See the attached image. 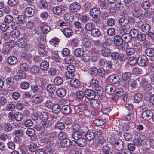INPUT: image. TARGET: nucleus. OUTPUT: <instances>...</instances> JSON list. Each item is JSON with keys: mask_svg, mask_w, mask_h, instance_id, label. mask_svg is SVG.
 <instances>
[{"mask_svg": "<svg viewBox=\"0 0 154 154\" xmlns=\"http://www.w3.org/2000/svg\"><path fill=\"white\" fill-rule=\"evenodd\" d=\"M148 60V58L145 55H141L138 58L137 62L139 66H144L146 65Z\"/></svg>", "mask_w": 154, "mask_h": 154, "instance_id": "nucleus-1", "label": "nucleus"}, {"mask_svg": "<svg viewBox=\"0 0 154 154\" xmlns=\"http://www.w3.org/2000/svg\"><path fill=\"white\" fill-rule=\"evenodd\" d=\"M85 97L88 99L91 100L94 98L95 97V92L93 90L87 89L85 92Z\"/></svg>", "mask_w": 154, "mask_h": 154, "instance_id": "nucleus-2", "label": "nucleus"}, {"mask_svg": "<svg viewBox=\"0 0 154 154\" xmlns=\"http://www.w3.org/2000/svg\"><path fill=\"white\" fill-rule=\"evenodd\" d=\"M70 10L72 12H76L78 11L81 8V5L77 2H74L69 5Z\"/></svg>", "mask_w": 154, "mask_h": 154, "instance_id": "nucleus-3", "label": "nucleus"}, {"mask_svg": "<svg viewBox=\"0 0 154 154\" xmlns=\"http://www.w3.org/2000/svg\"><path fill=\"white\" fill-rule=\"evenodd\" d=\"M133 47L132 43L131 42L126 43V53L127 55H131L134 53L135 50Z\"/></svg>", "mask_w": 154, "mask_h": 154, "instance_id": "nucleus-4", "label": "nucleus"}, {"mask_svg": "<svg viewBox=\"0 0 154 154\" xmlns=\"http://www.w3.org/2000/svg\"><path fill=\"white\" fill-rule=\"evenodd\" d=\"M89 103L91 107L95 110L98 109L101 106L100 101L96 99L91 101Z\"/></svg>", "mask_w": 154, "mask_h": 154, "instance_id": "nucleus-5", "label": "nucleus"}, {"mask_svg": "<svg viewBox=\"0 0 154 154\" xmlns=\"http://www.w3.org/2000/svg\"><path fill=\"white\" fill-rule=\"evenodd\" d=\"M108 79L110 82L114 84L118 83L119 80V76L116 74H111L109 76Z\"/></svg>", "mask_w": 154, "mask_h": 154, "instance_id": "nucleus-6", "label": "nucleus"}, {"mask_svg": "<svg viewBox=\"0 0 154 154\" xmlns=\"http://www.w3.org/2000/svg\"><path fill=\"white\" fill-rule=\"evenodd\" d=\"M142 117L145 120L150 119L153 116V113L150 110H146L142 114Z\"/></svg>", "mask_w": 154, "mask_h": 154, "instance_id": "nucleus-7", "label": "nucleus"}, {"mask_svg": "<svg viewBox=\"0 0 154 154\" xmlns=\"http://www.w3.org/2000/svg\"><path fill=\"white\" fill-rule=\"evenodd\" d=\"M32 99L34 103L36 104L39 103L42 100V97L41 94H37L32 97Z\"/></svg>", "mask_w": 154, "mask_h": 154, "instance_id": "nucleus-8", "label": "nucleus"}, {"mask_svg": "<svg viewBox=\"0 0 154 154\" xmlns=\"http://www.w3.org/2000/svg\"><path fill=\"white\" fill-rule=\"evenodd\" d=\"M114 145L115 149L118 151L122 150L124 146L123 141L120 139L116 140Z\"/></svg>", "mask_w": 154, "mask_h": 154, "instance_id": "nucleus-9", "label": "nucleus"}, {"mask_svg": "<svg viewBox=\"0 0 154 154\" xmlns=\"http://www.w3.org/2000/svg\"><path fill=\"white\" fill-rule=\"evenodd\" d=\"M100 10L97 7L93 8L90 11V14L91 17L100 16Z\"/></svg>", "mask_w": 154, "mask_h": 154, "instance_id": "nucleus-10", "label": "nucleus"}, {"mask_svg": "<svg viewBox=\"0 0 154 154\" xmlns=\"http://www.w3.org/2000/svg\"><path fill=\"white\" fill-rule=\"evenodd\" d=\"M61 111L63 114L67 115L71 112L72 111L71 107L69 105L64 106L62 108Z\"/></svg>", "mask_w": 154, "mask_h": 154, "instance_id": "nucleus-11", "label": "nucleus"}, {"mask_svg": "<svg viewBox=\"0 0 154 154\" xmlns=\"http://www.w3.org/2000/svg\"><path fill=\"white\" fill-rule=\"evenodd\" d=\"M108 119H95L93 121L94 124L96 125V126H101L106 123L108 122Z\"/></svg>", "mask_w": 154, "mask_h": 154, "instance_id": "nucleus-12", "label": "nucleus"}, {"mask_svg": "<svg viewBox=\"0 0 154 154\" xmlns=\"http://www.w3.org/2000/svg\"><path fill=\"white\" fill-rule=\"evenodd\" d=\"M25 15L27 17H30L32 16L34 14L33 9L31 7H28L25 9Z\"/></svg>", "mask_w": 154, "mask_h": 154, "instance_id": "nucleus-13", "label": "nucleus"}, {"mask_svg": "<svg viewBox=\"0 0 154 154\" xmlns=\"http://www.w3.org/2000/svg\"><path fill=\"white\" fill-rule=\"evenodd\" d=\"M83 134L84 133L82 131H77L74 133L71 136L75 141H76L83 136Z\"/></svg>", "mask_w": 154, "mask_h": 154, "instance_id": "nucleus-14", "label": "nucleus"}, {"mask_svg": "<svg viewBox=\"0 0 154 154\" xmlns=\"http://www.w3.org/2000/svg\"><path fill=\"white\" fill-rule=\"evenodd\" d=\"M142 11L141 10H133L131 13L134 17L136 18L140 17L142 16Z\"/></svg>", "mask_w": 154, "mask_h": 154, "instance_id": "nucleus-15", "label": "nucleus"}, {"mask_svg": "<svg viewBox=\"0 0 154 154\" xmlns=\"http://www.w3.org/2000/svg\"><path fill=\"white\" fill-rule=\"evenodd\" d=\"M114 40L115 44L118 46L121 45L123 43L122 38L119 35L115 36L114 37Z\"/></svg>", "mask_w": 154, "mask_h": 154, "instance_id": "nucleus-16", "label": "nucleus"}, {"mask_svg": "<svg viewBox=\"0 0 154 154\" xmlns=\"http://www.w3.org/2000/svg\"><path fill=\"white\" fill-rule=\"evenodd\" d=\"M57 95L60 97H63L66 94V91L63 88H59L56 91Z\"/></svg>", "mask_w": 154, "mask_h": 154, "instance_id": "nucleus-17", "label": "nucleus"}, {"mask_svg": "<svg viewBox=\"0 0 154 154\" xmlns=\"http://www.w3.org/2000/svg\"><path fill=\"white\" fill-rule=\"evenodd\" d=\"M121 36L122 38L123 39L124 41L126 43V44L128 42H129L131 41L132 38L130 33H128V32L125 33L124 35H122Z\"/></svg>", "mask_w": 154, "mask_h": 154, "instance_id": "nucleus-18", "label": "nucleus"}, {"mask_svg": "<svg viewBox=\"0 0 154 154\" xmlns=\"http://www.w3.org/2000/svg\"><path fill=\"white\" fill-rule=\"evenodd\" d=\"M140 28L141 30L143 32L146 33H148L150 29V26L147 23L143 24L141 25Z\"/></svg>", "mask_w": 154, "mask_h": 154, "instance_id": "nucleus-19", "label": "nucleus"}, {"mask_svg": "<svg viewBox=\"0 0 154 154\" xmlns=\"http://www.w3.org/2000/svg\"><path fill=\"white\" fill-rule=\"evenodd\" d=\"M105 90L107 93L111 94L115 91V88L112 85L108 84L106 86Z\"/></svg>", "mask_w": 154, "mask_h": 154, "instance_id": "nucleus-20", "label": "nucleus"}, {"mask_svg": "<svg viewBox=\"0 0 154 154\" xmlns=\"http://www.w3.org/2000/svg\"><path fill=\"white\" fill-rule=\"evenodd\" d=\"M129 22L128 20L125 17H122L119 20V24L122 26H126Z\"/></svg>", "mask_w": 154, "mask_h": 154, "instance_id": "nucleus-21", "label": "nucleus"}, {"mask_svg": "<svg viewBox=\"0 0 154 154\" xmlns=\"http://www.w3.org/2000/svg\"><path fill=\"white\" fill-rule=\"evenodd\" d=\"M100 34V32L98 29L94 28L91 31V35L94 37H99Z\"/></svg>", "mask_w": 154, "mask_h": 154, "instance_id": "nucleus-22", "label": "nucleus"}, {"mask_svg": "<svg viewBox=\"0 0 154 154\" xmlns=\"http://www.w3.org/2000/svg\"><path fill=\"white\" fill-rule=\"evenodd\" d=\"M80 82L77 79H72L70 81V84L73 87H78L80 85Z\"/></svg>", "mask_w": 154, "mask_h": 154, "instance_id": "nucleus-23", "label": "nucleus"}, {"mask_svg": "<svg viewBox=\"0 0 154 154\" xmlns=\"http://www.w3.org/2000/svg\"><path fill=\"white\" fill-rule=\"evenodd\" d=\"M95 137V134L92 131H88L86 134L85 137L88 140H93Z\"/></svg>", "mask_w": 154, "mask_h": 154, "instance_id": "nucleus-24", "label": "nucleus"}, {"mask_svg": "<svg viewBox=\"0 0 154 154\" xmlns=\"http://www.w3.org/2000/svg\"><path fill=\"white\" fill-rule=\"evenodd\" d=\"M64 35L66 37H69L72 35V31L70 28H67L65 29L63 31Z\"/></svg>", "mask_w": 154, "mask_h": 154, "instance_id": "nucleus-25", "label": "nucleus"}, {"mask_svg": "<svg viewBox=\"0 0 154 154\" xmlns=\"http://www.w3.org/2000/svg\"><path fill=\"white\" fill-rule=\"evenodd\" d=\"M17 43L19 46L21 48L24 47L26 45V40L22 38L18 39L17 41Z\"/></svg>", "mask_w": 154, "mask_h": 154, "instance_id": "nucleus-26", "label": "nucleus"}, {"mask_svg": "<svg viewBox=\"0 0 154 154\" xmlns=\"http://www.w3.org/2000/svg\"><path fill=\"white\" fill-rule=\"evenodd\" d=\"M72 140L74 141L79 146H84L86 144V140L85 138L83 137H81V138L77 141H75L73 140Z\"/></svg>", "mask_w": 154, "mask_h": 154, "instance_id": "nucleus-27", "label": "nucleus"}, {"mask_svg": "<svg viewBox=\"0 0 154 154\" xmlns=\"http://www.w3.org/2000/svg\"><path fill=\"white\" fill-rule=\"evenodd\" d=\"M143 97L142 94L141 93H136L134 97V101L136 103L140 102L142 100Z\"/></svg>", "mask_w": 154, "mask_h": 154, "instance_id": "nucleus-28", "label": "nucleus"}, {"mask_svg": "<svg viewBox=\"0 0 154 154\" xmlns=\"http://www.w3.org/2000/svg\"><path fill=\"white\" fill-rule=\"evenodd\" d=\"M100 53L103 56L108 57L110 55L111 51L109 49H102Z\"/></svg>", "mask_w": 154, "mask_h": 154, "instance_id": "nucleus-29", "label": "nucleus"}, {"mask_svg": "<svg viewBox=\"0 0 154 154\" xmlns=\"http://www.w3.org/2000/svg\"><path fill=\"white\" fill-rule=\"evenodd\" d=\"M61 110L60 106L58 104H54L52 106V110L55 113H58Z\"/></svg>", "mask_w": 154, "mask_h": 154, "instance_id": "nucleus-30", "label": "nucleus"}, {"mask_svg": "<svg viewBox=\"0 0 154 154\" xmlns=\"http://www.w3.org/2000/svg\"><path fill=\"white\" fill-rule=\"evenodd\" d=\"M73 15L72 14L66 13L63 16L64 20L66 21H68L69 22L72 20L74 18Z\"/></svg>", "mask_w": 154, "mask_h": 154, "instance_id": "nucleus-31", "label": "nucleus"}, {"mask_svg": "<svg viewBox=\"0 0 154 154\" xmlns=\"http://www.w3.org/2000/svg\"><path fill=\"white\" fill-rule=\"evenodd\" d=\"M38 51L40 53L43 54L45 50L46 45L40 42L38 45Z\"/></svg>", "mask_w": 154, "mask_h": 154, "instance_id": "nucleus-32", "label": "nucleus"}, {"mask_svg": "<svg viewBox=\"0 0 154 154\" xmlns=\"http://www.w3.org/2000/svg\"><path fill=\"white\" fill-rule=\"evenodd\" d=\"M8 62L10 64L14 65L15 64L18 62L17 58L14 56H11L9 57L8 59Z\"/></svg>", "mask_w": 154, "mask_h": 154, "instance_id": "nucleus-33", "label": "nucleus"}, {"mask_svg": "<svg viewBox=\"0 0 154 154\" xmlns=\"http://www.w3.org/2000/svg\"><path fill=\"white\" fill-rule=\"evenodd\" d=\"M20 67L21 70L26 71L28 70L29 66L27 63L23 61L20 63Z\"/></svg>", "mask_w": 154, "mask_h": 154, "instance_id": "nucleus-34", "label": "nucleus"}, {"mask_svg": "<svg viewBox=\"0 0 154 154\" xmlns=\"http://www.w3.org/2000/svg\"><path fill=\"white\" fill-rule=\"evenodd\" d=\"M60 144L62 147H68L71 145V141L67 139L60 142Z\"/></svg>", "mask_w": 154, "mask_h": 154, "instance_id": "nucleus-35", "label": "nucleus"}, {"mask_svg": "<svg viewBox=\"0 0 154 154\" xmlns=\"http://www.w3.org/2000/svg\"><path fill=\"white\" fill-rule=\"evenodd\" d=\"M145 53L147 56L152 57L154 56V49L152 48H148L145 50Z\"/></svg>", "mask_w": 154, "mask_h": 154, "instance_id": "nucleus-36", "label": "nucleus"}, {"mask_svg": "<svg viewBox=\"0 0 154 154\" xmlns=\"http://www.w3.org/2000/svg\"><path fill=\"white\" fill-rule=\"evenodd\" d=\"M49 64L48 62L44 61L41 63L40 65V69L42 70H46L49 67Z\"/></svg>", "mask_w": 154, "mask_h": 154, "instance_id": "nucleus-37", "label": "nucleus"}, {"mask_svg": "<svg viewBox=\"0 0 154 154\" xmlns=\"http://www.w3.org/2000/svg\"><path fill=\"white\" fill-rule=\"evenodd\" d=\"M129 33L132 37L135 38L139 34V31L137 29L133 28L130 30Z\"/></svg>", "mask_w": 154, "mask_h": 154, "instance_id": "nucleus-38", "label": "nucleus"}, {"mask_svg": "<svg viewBox=\"0 0 154 154\" xmlns=\"http://www.w3.org/2000/svg\"><path fill=\"white\" fill-rule=\"evenodd\" d=\"M54 82L56 85L58 86L62 84L63 80L61 77L57 76L54 79Z\"/></svg>", "mask_w": 154, "mask_h": 154, "instance_id": "nucleus-39", "label": "nucleus"}, {"mask_svg": "<svg viewBox=\"0 0 154 154\" xmlns=\"http://www.w3.org/2000/svg\"><path fill=\"white\" fill-rule=\"evenodd\" d=\"M94 27V23L89 22L86 23L84 27L85 29L88 31H91Z\"/></svg>", "mask_w": 154, "mask_h": 154, "instance_id": "nucleus-40", "label": "nucleus"}, {"mask_svg": "<svg viewBox=\"0 0 154 154\" xmlns=\"http://www.w3.org/2000/svg\"><path fill=\"white\" fill-rule=\"evenodd\" d=\"M48 117V113L45 111H43L41 112L39 116L40 119L43 121L47 120Z\"/></svg>", "mask_w": 154, "mask_h": 154, "instance_id": "nucleus-41", "label": "nucleus"}, {"mask_svg": "<svg viewBox=\"0 0 154 154\" xmlns=\"http://www.w3.org/2000/svg\"><path fill=\"white\" fill-rule=\"evenodd\" d=\"M106 63V67L111 69L113 65V63L112 61L109 60H106L105 59H102L101 60V63L103 64H105V63Z\"/></svg>", "mask_w": 154, "mask_h": 154, "instance_id": "nucleus-42", "label": "nucleus"}, {"mask_svg": "<svg viewBox=\"0 0 154 154\" xmlns=\"http://www.w3.org/2000/svg\"><path fill=\"white\" fill-rule=\"evenodd\" d=\"M21 58L27 60H29L32 58V56L31 54L29 53H23L21 55Z\"/></svg>", "mask_w": 154, "mask_h": 154, "instance_id": "nucleus-43", "label": "nucleus"}, {"mask_svg": "<svg viewBox=\"0 0 154 154\" xmlns=\"http://www.w3.org/2000/svg\"><path fill=\"white\" fill-rule=\"evenodd\" d=\"M74 53V54L76 56L80 57L83 55L84 51L82 49L77 48L75 50Z\"/></svg>", "mask_w": 154, "mask_h": 154, "instance_id": "nucleus-44", "label": "nucleus"}, {"mask_svg": "<svg viewBox=\"0 0 154 154\" xmlns=\"http://www.w3.org/2000/svg\"><path fill=\"white\" fill-rule=\"evenodd\" d=\"M39 5L41 8H46L48 6V3L46 0H40Z\"/></svg>", "mask_w": 154, "mask_h": 154, "instance_id": "nucleus-45", "label": "nucleus"}, {"mask_svg": "<svg viewBox=\"0 0 154 154\" xmlns=\"http://www.w3.org/2000/svg\"><path fill=\"white\" fill-rule=\"evenodd\" d=\"M127 28V25L126 26H121L119 27V31L121 35H124L125 33L128 32Z\"/></svg>", "mask_w": 154, "mask_h": 154, "instance_id": "nucleus-46", "label": "nucleus"}, {"mask_svg": "<svg viewBox=\"0 0 154 154\" xmlns=\"http://www.w3.org/2000/svg\"><path fill=\"white\" fill-rule=\"evenodd\" d=\"M52 10L53 13L56 15L60 14L62 11V8L58 6L54 7Z\"/></svg>", "mask_w": 154, "mask_h": 154, "instance_id": "nucleus-47", "label": "nucleus"}, {"mask_svg": "<svg viewBox=\"0 0 154 154\" xmlns=\"http://www.w3.org/2000/svg\"><path fill=\"white\" fill-rule=\"evenodd\" d=\"M11 35L13 38H17L19 37L20 33L17 30H14L10 33Z\"/></svg>", "mask_w": 154, "mask_h": 154, "instance_id": "nucleus-48", "label": "nucleus"}, {"mask_svg": "<svg viewBox=\"0 0 154 154\" xmlns=\"http://www.w3.org/2000/svg\"><path fill=\"white\" fill-rule=\"evenodd\" d=\"M82 44L84 46L85 48H89L91 46V43L88 39L84 38L83 39Z\"/></svg>", "mask_w": 154, "mask_h": 154, "instance_id": "nucleus-49", "label": "nucleus"}, {"mask_svg": "<svg viewBox=\"0 0 154 154\" xmlns=\"http://www.w3.org/2000/svg\"><path fill=\"white\" fill-rule=\"evenodd\" d=\"M13 20V17L10 15H7L4 18V21L7 23H11Z\"/></svg>", "mask_w": 154, "mask_h": 154, "instance_id": "nucleus-50", "label": "nucleus"}, {"mask_svg": "<svg viewBox=\"0 0 154 154\" xmlns=\"http://www.w3.org/2000/svg\"><path fill=\"white\" fill-rule=\"evenodd\" d=\"M99 82L98 81L95 79L93 78L92 79L90 82V84L91 86L93 88H94L95 87L98 86Z\"/></svg>", "mask_w": 154, "mask_h": 154, "instance_id": "nucleus-51", "label": "nucleus"}, {"mask_svg": "<svg viewBox=\"0 0 154 154\" xmlns=\"http://www.w3.org/2000/svg\"><path fill=\"white\" fill-rule=\"evenodd\" d=\"M18 75L19 77V79H24L26 76V74L22 70H20L17 72Z\"/></svg>", "mask_w": 154, "mask_h": 154, "instance_id": "nucleus-52", "label": "nucleus"}, {"mask_svg": "<svg viewBox=\"0 0 154 154\" xmlns=\"http://www.w3.org/2000/svg\"><path fill=\"white\" fill-rule=\"evenodd\" d=\"M18 21L19 23L23 24L26 22V19L23 15H19L17 17Z\"/></svg>", "mask_w": 154, "mask_h": 154, "instance_id": "nucleus-53", "label": "nucleus"}, {"mask_svg": "<svg viewBox=\"0 0 154 154\" xmlns=\"http://www.w3.org/2000/svg\"><path fill=\"white\" fill-rule=\"evenodd\" d=\"M126 94V93L121 88H119L116 90V95L119 97L122 96Z\"/></svg>", "mask_w": 154, "mask_h": 154, "instance_id": "nucleus-54", "label": "nucleus"}, {"mask_svg": "<svg viewBox=\"0 0 154 154\" xmlns=\"http://www.w3.org/2000/svg\"><path fill=\"white\" fill-rule=\"evenodd\" d=\"M150 7V4L149 2L147 1H145L143 2L141 4V7L144 9H147Z\"/></svg>", "mask_w": 154, "mask_h": 154, "instance_id": "nucleus-55", "label": "nucleus"}, {"mask_svg": "<svg viewBox=\"0 0 154 154\" xmlns=\"http://www.w3.org/2000/svg\"><path fill=\"white\" fill-rule=\"evenodd\" d=\"M28 148L30 151L31 152H34L37 150L38 147L36 144L32 143L29 146Z\"/></svg>", "mask_w": 154, "mask_h": 154, "instance_id": "nucleus-56", "label": "nucleus"}, {"mask_svg": "<svg viewBox=\"0 0 154 154\" xmlns=\"http://www.w3.org/2000/svg\"><path fill=\"white\" fill-rule=\"evenodd\" d=\"M137 59L134 57H130L128 59V63L131 65H134L136 64Z\"/></svg>", "mask_w": 154, "mask_h": 154, "instance_id": "nucleus-57", "label": "nucleus"}, {"mask_svg": "<svg viewBox=\"0 0 154 154\" xmlns=\"http://www.w3.org/2000/svg\"><path fill=\"white\" fill-rule=\"evenodd\" d=\"M134 125L132 123H127L124 127L125 131H128L133 128Z\"/></svg>", "mask_w": 154, "mask_h": 154, "instance_id": "nucleus-58", "label": "nucleus"}, {"mask_svg": "<svg viewBox=\"0 0 154 154\" xmlns=\"http://www.w3.org/2000/svg\"><path fill=\"white\" fill-rule=\"evenodd\" d=\"M55 87L54 85L49 84L47 87V90L50 93L54 92L55 90Z\"/></svg>", "mask_w": 154, "mask_h": 154, "instance_id": "nucleus-59", "label": "nucleus"}, {"mask_svg": "<svg viewBox=\"0 0 154 154\" xmlns=\"http://www.w3.org/2000/svg\"><path fill=\"white\" fill-rule=\"evenodd\" d=\"M115 23L116 21L113 18H109L107 21V25L109 26H114Z\"/></svg>", "mask_w": 154, "mask_h": 154, "instance_id": "nucleus-60", "label": "nucleus"}, {"mask_svg": "<svg viewBox=\"0 0 154 154\" xmlns=\"http://www.w3.org/2000/svg\"><path fill=\"white\" fill-rule=\"evenodd\" d=\"M41 30L44 34L48 33L50 30V28L48 26H44L41 28Z\"/></svg>", "mask_w": 154, "mask_h": 154, "instance_id": "nucleus-61", "label": "nucleus"}, {"mask_svg": "<svg viewBox=\"0 0 154 154\" xmlns=\"http://www.w3.org/2000/svg\"><path fill=\"white\" fill-rule=\"evenodd\" d=\"M91 57L90 54L88 53H85L82 55V60L88 62L91 60Z\"/></svg>", "mask_w": 154, "mask_h": 154, "instance_id": "nucleus-62", "label": "nucleus"}, {"mask_svg": "<svg viewBox=\"0 0 154 154\" xmlns=\"http://www.w3.org/2000/svg\"><path fill=\"white\" fill-rule=\"evenodd\" d=\"M85 96V93L82 91H79L77 92L76 93V97L77 98L79 99H82Z\"/></svg>", "mask_w": 154, "mask_h": 154, "instance_id": "nucleus-63", "label": "nucleus"}, {"mask_svg": "<svg viewBox=\"0 0 154 154\" xmlns=\"http://www.w3.org/2000/svg\"><path fill=\"white\" fill-rule=\"evenodd\" d=\"M58 39L56 38H54L49 41L50 44L54 47H56L58 45Z\"/></svg>", "mask_w": 154, "mask_h": 154, "instance_id": "nucleus-64", "label": "nucleus"}]
</instances>
